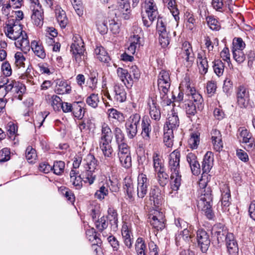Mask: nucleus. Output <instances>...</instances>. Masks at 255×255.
<instances>
[{
    "instance_id": "c756f323",
    "label": "nucleus",
    "mask_w": 255,
    "mask_h": 255,
    "mask_svg": "<svg viewBox=\"0 0 255 255\" xmlns=\"http://www.w3.org/2000/svg\"><path fill=\"white\" fill-rule=\"evenodd\" d=\"M30 48L35 56L42 59L45 58L46 53L45 50L42 44L36 40L31 41V45H30Z\"/></svg>"
},
{
    "instance_id": "052dcab7",
    "label": "nucleus",
    "mask_w": 255,
    "mask_h": 255,
    "mask_svg": "<svg viewBox=\"0 0 255 255\" xmlns=\"http://www.w3.org/2000/svg\"><path fill=\"white\" fill-rule=\"evenodd\" d=\"M233 49L243 50L246 47V44L240 37H235L233 40Z\"/></svg>"
},
{
    "instance_id": "e2e57ef3",
    "label": "nucleus",
    "mask_w": 255,
    "mask_h": 255,
    "mask_svg": "<svg viewBox=\"0 0 255 255\" xmlns=\"http://www.w3.org/2000/svg\"><path fill=\"white\" fill-rule=\"evenodd\" d=\"M95 225L97 229L99 231H103L104 229H106L108 226L107 217L103 216L101 218L99 219L95 222Z\"/></svg>"
},
{
    "instance_id": "79ce46f5",
    "label": "nucleus",
    "mask_w": 255,
    "mask_h": 255,
    "mask_svg": "<svg viewBox=\"0 0 255 255\" xmlns=\"http://www.w3.org/2000/svg\"><path fill=\"white\" fill-rule=\"evenodd\" d=\"M95 53L97 58L101 62H107L110 60L108 53L102 46H98L95 49Z\"/></svg>"
},
{
    "instance_id": "c85d7f7f",
    "label": "nucleus",
    "mask_w": 255,
    "mask_h": 255,
    "mask_svg": "<svg viewBox=\"0 0 255 255\" xmlns=\"http://www.w3.org/2000/svg\"><path fill=\"white\" fill-rule=\"evenodd\" d=\"M140 37L138 35L133 34L130 36L128 39L129 45L126 50V52L130 54L134 55L136 50L140 45Z\"/></svg>"
},
{
    "instance_id": "0eeeda50",
    "label": "nucleus",
    "mask_w": 255,
    "mask_h": 255,
    "mask_svg": "<svg viewBox=\"0 0 255 255\" xmlns=\"http://www.w3.org/2000/svg\"><path fill=\"white\" fill-rule=\"evenodd\" d=\"M30 8L32 11L31 18L32 23L41 26L43 23V11L38 0H31Z\"/></svg>"
},
{
    "instance_id": "4d7b16f0",
    "label": "nucleus",
    "mask_w": 255,
    "mask_h": 255,
    "mask_svg": "<svg viewBox=\"0 0 255 255\" xmlns=\"http://www.w3.org/2000/svg\"><path fill=\"white\" fill-rule=\"evenodd\" d=\"M86 52H79L77 53H72L75 58L76 63L78 66L86 64L85 59L87 58Z\"/></svg>"
},
{
    "instance_id": "cd10ccee",
    "label": "nucleus",
    "mask_w": 255,
    "mask_h": 255,
    "mask_svg": "<svg viewBox=\"0 0 255 255\" xmlns=\"http://www.w3.org/2000/svg\"><path fill=\"white\" fill-rule=\"evenodd\" d=\"M117 72L121 81L127 87L132 86V80L131 79V75L129 74L127 69L119 67L117 69Z\"/></svg>"
},
{
    "instance_id": "4be33fe9",
    "label": "nucleus",
    "mask_w": 255,
    "mask_h": 255,
    "mask_svg": "<svg viewBox=\"0 0 255 255\" xmlns=\"http://www.w3.org/2000/svg\"><path fill=\"white\" fill-rule=\"evenodd\" d=\"M221 191L222 192L221 205L222 210L224 212H228L229 211V207L230 205V190L227 186L224 185Z\"/></svg>"
},
{
    "instance_id": "0e129e2a",
    "label": "nucleus",
    "mask_w": 255,
    "mask_h": 255,
    "mask_svg": "<svg viewBox=\"0 0 255 255\" xmlns=\"http://www.w3.org/2000/svg\"><path fill=\"white\" fill-rule=\"evenodd\" d=\"M206 20L209 27L212 30H218L220 28L219 22L212 16L206 17Z\"/></svg>"
},
{
    "instance_id": "412c9836",
    "label": "nucleus",
    "mask_w": 255,
    "mask_h": 255,
    "mask_svg": "<svg viewBox=\"0 0 255 255\" xmlns=\"http://www.w3.org/2000/svg\"><path fill=\"white\" fill-rule=\"evenodd\" d=\"M186 160L190 167L192 173L194 175H198L200 173V165L196 155L192 152L188 153L186 155Z\"/></svg>"
},
{
    "instance_id": "ddd939ff",
    "label": "nucleus",
    "mask_w": 255,
    "mask_h": 255,
    "mask_svg": "<svg viewBox=\"0 0 255 255\" xmlns=\"http://www.w3.org/2000/svg\"><path fill=\"white\" fill-rule=\"evenodd\" d=\"M181 54L182 58L185 60L184 64L186 67L191 66L194 61L195 57L192 46L189 42L185 41L183 43Z\"/></svg>"
},
{
    "instance_id": "1a4fd4ad",
    "label": "nucleus",
    "mask_w": 255,
    "mask_h": 255,
    "mask_svg": "<svg viewBox=\"0 0 255 255\" xmlns=\"http://www.w3.org/2000/svg\"><path fill=\"white\" fill-rule=\"evenodd\" d=\"M156 29L159 34V41L162 47H166L170 42L169 32L167 31L166 24L162 18H158L156 23Z\"/></svg>"
},
{
    "instance_id": "338daca9",
    "label": "nucleus",
    "mask_w": 255,
    "mask_h": 255,
    "mask_svg": "<svg viewBox=\"0 0 255 255\" xmlns=\"http://www.w3.org/2000/svg\"><path fill=\"white\" fill-rule=\"evenodd\" d=\"M72 112L75 117L78 119H81L84 116V111L83 110L82 107L78 103L73 104V108Z\"/></svg>"
},
{
    "instance_id": "a211bd4d",
    "label": "nucleus",
    "mask_w": 255,
    "mask_h": 255,
    "mask_svg": "<svg viewBox=\"0 0 255 255\" xmlns=\"http://www.w3.org/2000/svg\"><path fill=\"white\" fill-rule=\"evenodd\" d=\"M179 125V120L177 114L174 111H171L168 114V118L164 130H171L174 131L176 130Z\"/></svg>"
},
{
    "instance_id": "2eb2a0df",
    "label": "nucleus",
    "mask_w": 255,
    "mask_h": 255,
    "mask_svg": "<svg viewBox=\"0 0 255 255\" xmlns=\"http://www.w3.org/2000/svg\"><path fill=\"white\" fill-rule=\"evenodd\" d=\"M151 226L157 231L162 230L165 227V219L162 212L156 211L149 217Z\"/></svg>"
},
{
    "instance_id": "9d476101",
    "label": "nucleus",
    "mask_w": 255,
    "mask_h": 255,
    "mask_svg": "<svg viewBox=\"0 0 255 255\" xmlns=\"http://www.w3.org/2000/svg\"><path fill=\"white\" fill-rule=\"evenodd\" d=\"M111 142H100L99 146L104 155L103 162L108 166H112L114 163L113 149L111 145Z\"/></svg>"
},
{
    "instance_id": "c03bdc74",
    "label": "nucleus",
    "mask_w": 255,
    "mask_h": 255,
    "mask_svg": "<svg viewBox=\"0 0 255 255\" xmlns=\"http://www.w3.org/2000/svg\"><path fill=\"white\" fill-rule=\"evenodd\" d=\"M57 92L58 94L69 93L71 91V87L64 81L58 80L57 82Z\"/></svg>"
},
{
    "instance_id": "4c0bfd02",
    "label": "nucleus",
    "mask_w": 255,
    "mask_h": 255,
    "mask_svg": "<svg viewBox=\"0 0 255 255\" xmlns=\"http://www.w3.org/2000/svg\"><path fill=\"white\" fill-rule=\"evenodd\" d=\"M55 14L57 21L61 27L65 28L68 23V19L65 12L60 8H56Z\"/></svg>"
},
{
    "instance_id": "13d9d810",
    "label": "nucleus",
    "mask_w": 255,
    "mask_h": 255,
    "mask_svg": "<svg viewBox=\"0 0 255 255\" xmlns=\"http://www.w3.org/2000/svg\"><path fill=\"white\" fill-rule=\"evenodd\" d=\"M99 97L98 94H92L86 99L87 104L93 108H96L99 103Z\"/></svg>"
},
{
    "instance_id": "680f3d73",
    "label": "nucleus",
    "mask_w": 255,
    "mask_h": 255,
    "mask_svg": "<svg viewBox=\"0 0 255 255\" xmlns=\"http://www.w3.org/2000/svg\"><path fill=\"white\" fill-rule=\"evenodd\" d=\"M156 172L159 183L161 186H164L168 182V174L165 172V169Z\"/></svg>"
},
{
    "instance_id": "864d4df0",
    "label": "nucleus",
    "mask_w": 255,
    "mask_h": 255,
    "mask_svg": "<svg viewBox=\"0 0 255 255\" xmlns=\"http://www.w3.org/2000/svg\"><path fill=\"white\" fill-rule=\"evenodd\" d=\"M108 114L109 118L117 120L119 122L124 121L125 117L124 115L114 108L109 109L108 110Z\"/></svg>"
},
{
    "instance_id": "de8ad7c7",
    "label": "nucleus",
    "mask_w": 255,
    "mask_h": 255,
    "mask_svg": "<svg viewBox=\"0 0 255 255\" xmlns=\"http://www.w3.org/2000/svg\"><path fill=\"white\" fill-rule=\"evenodd\" d=\"M153 167L156 172L164 169L163 160L159 157V155L154 153L153 155Z\"/></svg>"
},
{
    "instance_id": "bf43d9fd",
    "label": "nucleus",
    "mask_w": 255,
    "mask_h": 255,
    "mask_svg": "<svg viewBox=\"0 0 255 255\" xmlns=\"http://www.w3.org/2000/svg\"><path fill=\"white\" fill-rule=\"evenodd\" d=\"M185 18L187 21L186 26L190 30H192L196 22V19L194 17L193 14L186 11L185 13Z\"/></svg>"
},
{
    "instance_id": "8fccbe9b",
    "label": "nucleus",
    "mask_w": 255,
    "mask_h": 255,
    "mask_svg": "<svg viewBox=\"0 0 255 255\" xmlns=\"http://www.w3.org/2000/svg\"><path fill=\"white\" fill-rule=\"evenodd\" d=\"M173 132L171 130H164L163 141L167 147H171L173 144Z\"/></svg>"
},
{
    "instance_id": "ea45409f",
    "label": "nucleus",
    "mask_w": 255,
    "mask_h": 255,
    "mask_svg": "<svg viewBox=\"0 0 255 255\" xmlns=\"http://www.w3.org/2000/svg\"><path fill=\"white\" fill-rule=\"evenodd\" d=\"M114 92L115 93V99L120 103L126 101L127 96L126 92L122 86L115 85L114 86Z\"/></svg>"
},
{
    "instance_id": "5701e85b",
    "label": "nucleus",
    "mask_w": 255,
    "mask_h": 255,
    "mask_svg": "<svg viewBox=\"0 0 255 255\" xmlns=\"http://www.w3.org/2000/svg\"><path fill=\"white\" fill-rule=\"evenodd\" d=\"M149 199L150 201L153 202L154 205L156 208H158L161 205L163 198L161 190L158 187L154 186L151 189L149 193Z\"/></svg>"
},
{
    "instance_id": "6e6552de",
    "label": "nucleus",
    "mask_w": 255,
    "mask_h": 255,
    "mask_svg": "<svg viewBox=\"0 0 255 255\" xmlns=\"http://www.w3.org/2000/svg\"><path fill=\"white\" fill-rule=\"evenodd\" d=\"M140 121V116L138 114L131 115L127 120L125 126L128 137L130 139L134 138L137 132V126Z\"/></svg>"
},
{
    "instance_id": "a18cd8bd",
    "label": "nucleus",
    "mask_w": 255,
    "mask_h": 255,
    "mask_svg": "<svg viewBox=\"0 0 255 255\" xmlns=\"http://www.w3.org/2000/svg\"><path fill=\"white\" fill-rule=\"evenodd\" d=\"M188 142L190 148L197 149L200 143V133L198 131L192 132Z\"/></svg>"
},
{
    "instance_id": "3c124183",
    "label": "nucleus",
    "mask_w": 255,
    "mask_h": 255,
    "mask_svg": "<svg viewBox=\"0 0 255 255\" xmlns=\"http://www.w3.org/2000/svg\"><path fill=\"white\" fill-rule=\"evenodd\" d=\"M118 157L130 155L129 147L127 143L118 144Z\"/></svg>"
},
{
    "instance_id": "473e14b6",
    "label": "nucleus",
    "mask_w": 255,
    "mask_h": 255,
    "mask_svg": "<svg viewBox=\"0 0 255 255\" xmlns=\"http://www.w3.org/2000/svg\"><path fill=\"white\" fill-rule=\"evenodd\" d=\"M109 186L107 182L101 183L99 185V189L95 192V197L100 200H103L109 194Z\"/></svg>"
},
{
    "instance_id": "a19ab883",
    "label": "nucleus",
    "mask_w": 255,
    "mask_h": 255,
    "mask_svg": "<svg viewBox=\"0 0 255 255\" xmlns=\"http://www.w3.org/2000/svg\"><path fill=\"white\" fill-rule=\"evenodd\" d=\"M135 249L137 255H146V246L142 238H138L136 240Z\"/></svg>"
},
{
    "instance_id": "09e8293b",
    "label": "nucleus",
    "mask_w": 255,
    "mask_h": 255,
    "mask_svg": "<svg viewBox=\"0 0 255 255\" xmlns=\"http://www.w3.org/2000/svg\"><path fill=\"white\" fill-rule=\"evenodd\" d=\"M239 131L241 138L240 140H242L243 143H248L249 141H251V140L253 138L252 135L247 129L244 128H240Z\"/></svg>"
},
{
    "instance_id": "20e7f679",
    "label": "nucleus",
    "mask_w": 255,
    "mask_h": 255,
    "mask_svg": "<svg viewBox=\"0 0 255 255\" xmlns=\"http://www.w3.org/2000/svg\"><path fill=\"white\" fill-rule=\"evenodd\" d=\"M143 8L144 12L142 13V19L144 26L149 27L153 22L159 17L157 7L153 0H145Z\"/></svg>"
},
{
    "instance_id": "f03ea898",
    "label": "nucleus",
    "mask_w": 255,
    "mask_h": 255,
    "mask_svg": "<svg viewBox=\"0 0 255 255\" xmlns=\"http://www.w3.org/2000/svg\"><path fill=\"white\" fill-rule=\"evenodd\" d=\"M180 153L177 150H174L169 156L168 168L171 172V188L172 190H178L181 181L180 174Z\"/></svg>"
},
{
    "instance_id": "9b49d317",
    "label": "nucleus",
    "mask_w": 255,
    "mask_h": 255,
    "mask_svg": "<svg viewBox=\"0 0 255 255\" xmlns=\"http://www.w3.org/2000/svg\"><path fill=\"white\" fill-rule=\"evenodd\" d=\"M149 185L147 176L143 173H140L137 177V185L136 189V195L139 198L142 199L146 195Z\"/></svg>"
},
{
    "instance_id": "72a5a7b5",
    "label": "nucleus",
    "mask_w": 255,
    "mask_h": 255,
    "mask_svg": "<svg viewBox=\"0 0 255 255\" xmlns=\"http://www.w3.org/2000/svg\"><path fill=\"white\" fill-rule=\"evenodd\" d=\"M215 235L216 236L218 243H221L226 240V238L228 233L224 226L221 224H219L215 226Z\"/></svg>"
},
{
    "instance_id": "6e6d98bb",
    "label": "nucleus",
    "mask_w": 255,
    "mask_h": 255,
    "mask_svg": "<svg viewBox=\"0 0 255 255\" xmlns=\"http://www.w3.org/2000/svg\"><path fill=\"white\" fill-rule=\"evenodd\" d=\"M213 69L216 74L218 76H221L224 71V64L220 60H215L213 62Z\"/></svg>"
},
{
    "instance_id": "c9c22d12",
    "label": "nucleus",
    "mask_w": 255,
    "mask_h": 255,
    "mask_svg": "<svg viewBox=\"0 0 255 255\" xmlns=\"http://www.w3.org/2000/svg\"><path fill=\"white\" fill-rule=\"evenodd\" d=\"M163 2L166 4L170 12L172 13L175 20L177 21L179 20V11L177 8V5L175 0H163Z\"/></svg>"
},
{
    "instance_id": "2f4dec72",
    "label": "nucleus",
    "mask_w": 255,
    "mask_h": 255,
    "mask_svg": "<svg viewBox=\"0 0 255 255\" xmlns=\"http://www.w3.org/2000/svg\"><path fill=\"white\" fill-rule=\"evenodd\" d=\"M213 165V154L212 152L208 151L204 155L202 162V168L204 173H208Z\"/></svg>"
},
{
    "instance_id": "69168bd1",
    "label": "nucleus",
    "mask_w": 255,
    "mask_h": 255,
    "mask_svg": "<svg viewBox=\"0 0 255 255\" xmlns=\"http://www.w3.org/2000/svg\"><path fill=\"white\" fill-rule=\"evenodd\" d=\"M114 132L117 144L125 142L124 134L120 128H116L114 129Z\"/></svg>"
},
{
    "instance_id": "f8f14e48",
    "label": "nucleus",
    "mask_w": 255,
    "mask_h": 255,
    "mask_svg": "<svg viewBox=\"0 0 255 255\" xmlns=\"http://www.w3.org/2000/svg\"><path fill=\"white\" fill-rule=\"evenodd\" d=\"M196 234L198 246L202 253H206L210 244L209 234L203 229H199L197 231Z\"/></svg>"
},
{
    "instance_id": "774afa93",
    "label": "nucleus",
    "mask_w": 255,
    "mask_h": 255,
    "mask_svg": "<svg viewBox=\"0 0 255 255\" xmlns=\"http://www.w3.org/2000/svg\"><path fill=\"white\" fill-rule=\"evenodd\" d=\"M186 114L189 116H194L196 113V106L192 101H187L185 104Z\"/></svg>"
},
{
    "instance_id": "5fc2aeb1",
    "label": "nucleus",
    "mask_w": 255,
    "mask_h": 255,
    "mask_svg": "<svg viewBox=\"0 0 255 255\" xmlns=\"http://www.w3.org/2000/svg\"><path fill=\"white\" fill-rule=\"evenodd\" d=\"M65 163L62 161H56L54 162L52 167V170H53L54 173L56 175H61L64 170Z\"/></svg>"
},
{
    "instance_id": "603ef678",
    "label": "nucleus",
    "mask_w": 255,
    "mask_h": 255,
    "mask_svg": "<svg viewBox=\"0 0 255 255\" xmlns=\"http://www.w3.org/2000/svg\"><path fill=\"white\" fill-rule=\"evenodd\" d=\"M36 150L31 146H28L25 151V157L29 163H33L36 159Z\"/></svg>"
},
{
    "instance_id": "7ed1b4c3",
    "label": "nucleus",
    "mask_w": 255,
    "mask_h": 255,
    "mask_svg": "<svg viewBox=\"0 0 255 255\" xmlns=\"http://www.w3.org/2000/svg\"><path fill=\"white\" fill-rule=\"evenodd\" d=\"M98 163L97 159L91 154H88L83 159L82 165L83 169L81 170V175L84 182L90 185L94 183L97 175Z\"/></svg>"
},
{
    "instance_id": "aec40b11",
    "label": "nucleus",
    "mask_w": 255,
    "mask_h": 255,
    "mask_svg": "<svg viewBox=\"0 0 255 255\" xmlns=\"http://www.w3.org/2000/svg\"><path fill=\"white\" fill-rule=\"evenodd\" d=\"M212 142L213 148L216 151H220L223 147L222 135L217 129H213L211 132Z\"/></svg>"
},
{
    "instance_id": "a878e982",
    "label": "nucleus",
    "mask_w": 255,
    "mask_h": 255,
    "mask_svg": "<svg viewBox=\"0 0 255 255\" xmlns=\"http://www.w3.org/2000/svg\"><path fill=\"white\" fill-rule=\"evenodd\" d=\"M171 80L169 73L165 70H161L158 76V87L160 88H170Z\"/></svg>"
},
{
    "instance_id": "37998d69",
    "label": "nucleus",
    "mask_w": 255,
    "mask_h": 255,
    "mask_svg": "<svg viewBox=\"0 0 255 255\" xmlns=\"http://www.w3.org/2000/svg\"><path fill=\"white\" fill-rule=\"evenodd\" d=\"M170 88H158L160 92V97L161 99V104L162 106H168L171 104L172 101L171 99H169L168 96V93Z\"/></svg>"
},
{
    "instance_id": "49530a36",
    "label": "nucleus",
    "mask_w": 255,
    "mask_h": 255,
    "mask_svg": "<svg viewBox=\"0 0 255 255\" xmlns=\"http://www.w3.org/2000/svg\"><path fill=\"white\" fill-rule=\"evenodd\" d=\"M13 85L12 81L8 80L3 85H0V99H3L7 93L13 89Z\"/></svg>"
},
{
    "instance_id": "b1692460",
    "label": "nucleus",
    "mask_w": 255,
    "mask_h": 255,
    "mask_svg": "<svg viewBox=\"0 0 255 255\" xmlns=\"http://www.w3.org/2000/svg\"><path fill=\"white\" fill-rule=\"evenodd\" d=\"M226 244L228 252L230 255H238L239 248L233 234H229L226 238Z\"/></svg>"
},
{
    "instance_id": "4468645a",
    "label": "nucleus",
    "mask_w": 255,
    "mask_h": 255,
    "mask_svg": "<svg viewBox=\"0 0 255 255\" xmlns=\"http://www.w3.org/2000/svg\"><path fill=\"white\" fill-rule=\"evenodd\" d=\"M237 100L241 107H246L250 101L249 89L243 85L239 86L236 90Z\"/></svg>"
},
{
    "instance_id": "6ab92c4d",
    "label": "nucleus",
    "mask_w": 255,
    "mask_h": 255,
    "mask_svg": "<svg viewBox=\"0 0 255 255\" xmlns=\"http://www.w3.org/2000/svg\"><path fill=\"white\" fill-rule=\"evenodd\" d=\"M147 104L150 117L152 119L158 121L161 118V113L156 100L153 98L149 99Z\"/></svg>"
},
{
    "instance_id": "7c9ffc66",
    "label": "nucleus",
    "mask_w": 255,
    "mask_h": 255,
    "mask_svg": "<svg viewBox=\"0 0 255 255\" xmlns=\"http://www.w3.org/2000/svg\"><path fill=\"white\" fill-rule=\"evenodd\" d=\"M197 62L199 72L202 75H205L208 72V64L207 58L204 56L203 52L199 53L197 55Z\"/></svg>"
},
{
    "instance_id": "f257e3e1",
    "label": "nucleus",
    "mask_w": 255,
    "mask_h": 255,
    "mask_svg": "<svg viewBox=\"0 0 255 255\" xmlns=\"http://www.w3.org/2000/svg\"><path fill=\"white\" fill-rule=\"evenodd\" d=\"M5 35L9 39L14 40L17 48L24 53L30 50L29 41L26 33L22 30L21 24L14 19H9L4 27Z\"/></svg>"
},
{
    "instance_id": "e433bc0d",
    "label": "nucleus",
    "mask_w": 255,
    "mask_h": 255,
    "mask_svg": "<svg viewBox=\"0 0 255 255\" xmlns=\"http://www.w3.org/2000/svg\"><path fill=\"white\" fill-rule=\"evenodd\" d=\"M13 83V91L14 92V97L19 100L22 99V95L25 91V87L20 83L16 82L15 81L11 80Z\"/></svg>"
},
{
    "instance_id": "bb28decb",
    "label": "nucleus",
    "mask_w": 255,
    "mask_h": 255,
    "mask_svg": "<svg viewBox=\"0 0 255 255\" xmlns=\"http://www.w3.org/2000/svg\"><path fill=\"white\" fill-rule=\"evenodd\" d=\"M73 40V42L71 45V51L72 53L85 52L84 42L79 35L74 36Z\"/></svg>"
},
{
    "instance_id": "39448f33",
    "label": "nucleus",
    "mask_w": 255,
    "mask_h": 255,
    "mask_svg": "<svg viewBox=\"0 0 255 255\" xmlns=\"http://www.w3.org/2000/svg\"><path fill=\"white\" fill-rule=\"evenodd\" d=\"M201 195L198 201L197 207L199 209L204 212L205 216L209 219L213 218L214 214L212 209V195L210 187L201 190Z\"/></svg>"
},
{
    "instance_id": "dca6fc26",
    "label": "nucleus",
    "mask_w": 255,
    "mask_h": 255,
    "mask_svg": "<svg viewBox=\"0 0 255 255\" xmlns=\"http://www.w3.org/2000/svg\"><path fill=\"white\" fill-rule=\"evenodd\" d=\"M141 135L144 141L149 143L151 138L150 132L151 131V120L147 116H143L141 123Z\"/></svg>"
},
{
    "instance_id": "f3484780",
    "label": "nucleus",
    "mask_w": 255,
    "mask_h": 255,
    "mask_svg": "<svg viewBox=\"0 0 255 255\" xmlns=\"http://www.w3.org/2000/svg\"><path fill=\"white\" fill-rule=\"evenodd\" d=\"M121 231L125 246L128 249H130L132 246L133 238L130 226L127 223H124L122 226Z\"/></svg>"
},
{
    "instance_id": "393cba45",
    "label": "nucleus",
    "mask_w": 255,
    "mask_h": 255,
    "mask_svg": "<svg viewBox=\"0 0 255 255\" xmlns=\"http://www.w3.org/2000/svg\"><path fill=\"white\" fill-rule=\"evenodd\" d=\"M112 139V132L108 124L102 123L101 124V135L100 142H111Z\"/></svg>"
},
{
    "instance_id": "58836bf2",
    "label": "nucleus",
    "mask_w": 255,
    "mask_h": 255,
    "mask_svg": "<svg viewBox=\"0 0 255 255\" xmlns=\"http://www.w3.org/2000/svg\"><path fill=\"white\" fill-rule=\"evenodd\" d=\"M108 218L109 220L111 226L114 230L118 228V214L115 209L112 207H109L108 210Z\"/></svg>"
},
{
    "instance_id": "f704fd0d",
    "label": "nucleus",
    "mask_w": 255,
    "mask_h": 255,
    "mask_svg": "<svg viewBox=\"0 0 255 255\" xmlns=\"http://www.w3.org/2000/svg\"><path fill=\"white\" fill-rule=\"evenodd\" d=\"M96 23L97 30L101 34H105L107 33L108 27L107 20L105 17L103 15L99 16L96 21Z\"/></svg>"
},
{
    "instance_id": "423d86ee",
    "label": "nucleus",
    "mask_w": 255,
    "mask_h": 255,
    "mask_svg": "<svg viewBox=\"0 0 255 255\" xmlns=\"http://www.w3.org/2000/svg\"><path fill=\"white\" fill-rule=\"evenodd\" d=\"M183 88L185 91V97H188V101L196 103V105L201 104L203 100L202 96L194 87H191L189 77L186 76L179 86V89Z\"/></svg>"
}]
</instances>
